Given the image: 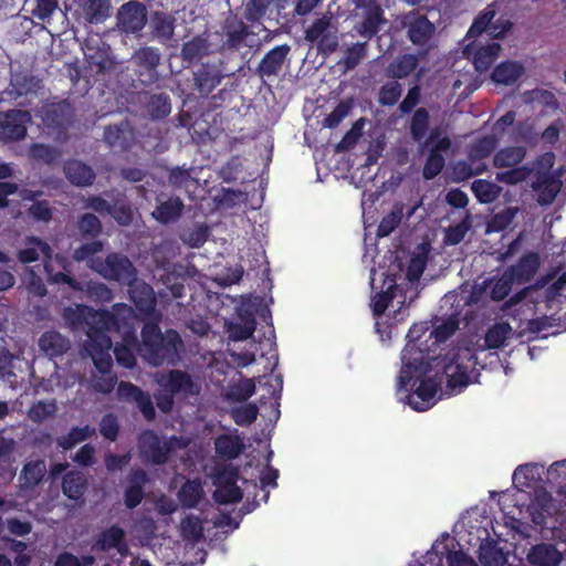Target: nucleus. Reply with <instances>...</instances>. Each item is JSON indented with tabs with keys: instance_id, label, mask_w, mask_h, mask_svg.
Wrapping results in <instances>:
<instances>
[{
	"instance_id": "nucleus-1",
	"label": "nucleus",
	"mask_w": 566,
	"mask_h": 566,
	"mask_svg": "<svg viewBox=\"0 0 566 566\" xmlns=\"http://www.w3.org/2000/svg\"><path fill=\"white\" fill-rule=\"evenodd\" d=\"M432 358L427 349L408 344L401 352V369L398 376L399 390L408 386H418L407 395L408 405L416 411H426L436 402V395L441 386V378L428 376L432 369Z\"/></svg>"
},
{
	"instance_id": "nucleus-2",
	"label": "nucleus",
	"mask_w": 566,
	"mask_h": 566,
	"mask_svg": "<svg viewBox=\"0 0 566 566\" xmlns=\"http://www.w3.org/2000/svg\"><path fill=\"white\" fill-rule=\"evenodd\" d=\"M63 318L73 329H86L87 339L85 350L95 347L108 348L113 346L108 335L111 331H118L120 327L117 314L106 310H94L87 305L66 307Z\"/></svg>"
},
{
	"instance_id": "nucleus-3",
	"label": "nucleus",
	"mask_w": 566,
	"mask_h": 566,
	"mask_svg": "<svg viewBox=\"0 0 566 566\" xmlns=\"http://www.w3.org/2000/svg\"><path fill=\"white\" fill-rule=\"evenodd\" d=\"M140 336L138 353L148 364L156 367L178 364L184 343L177 331L161 333L158 323L150 321L144 324Z\"/></svg>"
},
{
	"instance_id": "nucleus-4",
	"label": "nucleus",
	"mask_w": 566,
	"mask_h": 566,
	"mask_svg": "<svg viewBox=\"0 0 566 566\" xmlns=\"http://www.w3.org/2000/svg\"><path fill=\"white\" fill-rule=\"evenodd\" d=\"M24 248L20 249L17 253V259L23 264L35 262L43 256V266L49 283L57 285H67L73 291H83L81 283L74 277L64 272H54L52 265L53 249L51 245L35 235H29L24 240Z\"/></svg>"
},
{
	"instance_id": "nucleus-5",
	"label": "nucleus",
	"mask_w": 566,
	"mask_h": 566,
	"mask_svg": "<svg viewBox=\"0 0 566 566\" xmlns=\"http://www.w3.org/2000/svg\"><path fill=\"white\" fill-rule=\"evenodd\" d=\"M449 361L443 365L447 389L451 395L462 391L470 384V371L476 364L475 355L469 348L450 352Z\"/></svg>"
},
{
	"instance_id": "nucleus-6",
	"label": "nucleus",
	"mask_w": 566,
	"mask_h": 566,
	"mask_svg": "<svg viewBox=\"0 0 566 566\" xmlns=\"http://www.w3.org/2000/svg\"><path fill=\"white\" fill-rule=\"evenodd\" d=\"M402 25L406 29L407 39L417 46L419 55L426 56L431 50L437 48V28L427 15L418 10H412L403 17Z\"/></svg>"
},
{
	"instance_id": "nucleus-7",
	"label": "nucleus",
	"mask_w": 566,
	"mask_h": 566,
	"mask_svg": "<svg viewBox=\"0 0 566 566\" xmlns=\"http://www.w3.org/2000/svg\"><path fill=\"white\" fill-rule=\"evenodd\" d=\"M92 270L104 279L128 284L135 281L136 269L126 255L112 252L102 261H95Z\"/></svg>"
},
{
	"instance_id": "nucleus-8",
	"label": "nucleus",
	"mask_w": 566,
	"mask_h": 566,
	"mask_svg": "<svg viewBox=\"0 0 566 566\" xmlns=\"http://www.w3.org/2000/svg\"><path fill=\"white\" fill-rule=\"evenodd\" d=\"M32 122L29 111L9 109L0 113V144L10 145L23 140Z\"/></svg>"
},
{
	"instance_id": "nucleus-9",
	"label": "nucleus",
	"mask_w": 566,
	"mask_h": 566,
	"mask_svg": "<svg viewBox=\"0 0 566 566\" xmlns=\"http://www.w3.org/2000/svg\"><path fill=\"white\" fill-rule=\"evenodd\" d=\"M160 59L161 54L157 48L140 46L135 50L132 63L135 66L137 78L143 85L148 86L158 82Z\"/></svg>"
},
{
	"instance_id": "nucleus-10",
	"label": "nucleus",
	"mask_w": 566,
	"mask_h": 566,
	"mask_svg": "<svg viewBox=\"0 0 566 566\" xmlns=\"http://www.w3.org/2000/svg\"><path fill=\"white\" fill-rule=\"evenodd\" d=\"M332 22L331 13L323 14L305 30V40L312 43L317 42L318 50L325 54L335 52L338 46L336 28Z\"/></svg>"
},
{
	"instance_id": "nucleus-11",
	"label": "nucleus",
	"mask_w": 566,
	"mask_h": 566,
	"mask_svg": "<svg viewBox=\"0 0 566 566\" xmlns=\"http://www.w3.org/2000/svg\"><path fill=\"white\" fill-rule=\"evenodd\" d=\"M111 349L112 347L103 348L98 346L86 352L101 374L93 382L94 390L101 394L112 392L117 384V376L112 373L113 359L109 354Z\"/></svg>"
},
{
	"instance_id": "nucleus-12",
	"label": "nucleus",
	"mask_w": 566,
	"mask_h": 566,
	"mask_svg": "<svg viewBox=\"0 0 566 566\" xmlns=\"http://www.w3.org/2000/svg\"><path fill=\"white\" fill-rule=\"evenodd\" d=\"M175 437L169 441H161L159 436L150 430H144L138 437V446L142 455L151 464L161 465L168 461L174 451Z\"/></svg>"
},
{
	"instance_id": "nucleus-13",
	"label": "nucleus",
	"mask_w": 566,
	"mask_h": 566,
	"mask_svg": "<svg viewBox=\"0 0 566 566\" xmlns=\"http://www.w3.org/2000/svg\"><path fill=\"white\" fill-rule=\"evenodd\" d=\"M117 28L126 34H136L147 22L146 6L137 0L125 2L116 15Z\"/></svg>"
},
{
	"instance_id": "nucleus-14",
	"label": "nucleus",
	"mask_w": 566,
	"mask_h": 566,
	"mask_svg": "<svg viewBox=\"0 0 566 566\" xmlns=\"http://www.w3.org/2000/svg\"><path fill=\"white\" fill-rule=\"evenodd\" d=\"M386 23L387 19L382 8L378 3H374L364 9L360 19L353 27V32L368 42L380 32Z\"/></svg>"
},
{
	"instance_id": "nucleus-15",
	"label": "nucleus",
	"mask_w": 566,
	"mask_h": 566,
	"mask_svg": "<svg viewBox=\"0 0 566 566\" xmlns=\"http://www.w3.org/2000/svg\"><path fill=\"white\" fill-rule=\"evenodd\" d=\"M117 397L119 400L126 402H135L147 421L155 419L156 410L150 395L137 385L129 381H120L117 385Z\"/></svg>"
},
{
	"instance_id": "nucleus-16",
	"label": "nucleus",
	"mask_w": 566,
	"mask_h": 566,
	"mask_svg": "<svg viewBox=\"0 0 566 566\" xmlns=\"http://www.w3.org/2000/svg\"><path fill=\"white\" fill-rule=\"evenodd\" d=\"M222 49L226 51H239L245 39L252 34L250 28L237 14L230 13L222 23Z\"/></svg>"
},
{
	"instance_id": "nucleus-17",
	"label": "nucleus",
	"mask_w": 566,
	"mask_h": 566,
	"mask_svg": "<svg viewBox=\"0 0 566 566\" xmlns=\"http://www.w3.org/2000/svg\"><path fill=\"white\" fill-rule=\"evenodd\" d=\"M115 549L122 556L128 553L126 533L119 525H111L101 531L92 544V551L106 553Z\"/></svg>"
},
{
	"instance_id": "nucleus-18",
	"label": "nucleus",
	"mask_w": 566,
	"mask_h": 566,
	"mask_svg": "<svg viewBox=\"0 0 566 566\" xmlns=\"http://www.w3.org/2000/svg\"><path fill=\"white\" fill-rule=\"evenodd\" d=\"M495 17V10L492 6H488L479 15L474 19L472 25L470 27L467 36L475 38L481 35L484 31H488L489 35L493 39H500L505 35V33L511 28V22L505 21L502 25L491 24L492 20Z\"/></svg>"
},
{
	"instance_id": "nucleus-19",
	"label": "nucleus",
	"mask_w": 566,
	"mask_h": 566,
	"mask_svg": "<svg viewBox=\"0 0 566 566\" xmlns=\"http://www.w3.org/2000/svg\"><path fill=\"white\" fill-rule=\"evenodd\" d=\"M500 51L501 45L497 42H490L485 45H478L473 42L468 44L463 52L468 59L472 60L474 69L483 73L493 65Z\"/></svg>"
},
{
	"instance_id": "nucleus-20",
	"label": "nucleus",
	"mask_w": 566,
	"mask_h": 566,
	"mask_svg": "<svg viewBox=\"0 0 566 566\" xmlns=\"http://www.w3.org/2000/svg\"><path fill=\"white\" fill-rule=\"evenodd\" d=\"M291 51L289 44L276 45L264 54L259 65L255 69V73L261 78H271L277 76L283 69V65Z\"/></svg>"
},
{
	"instance_id": "nucleus-21",
	"label": "nucleus",
	"mask_w": 566,
	"mask_h": 566,
	"mask_svg": "<svg viewBox=\"0 0 566 566\" xmlns=\"http://www.w3.org/2000/svg\"><path fill=\"white\" fill-rule=\"evenodd\" d=\"M221 64L203 63L195 72V87L201 96H208L224 78Z\"/></svg>"
},
{
	"instance_id": "nucleus-22",
	"label": "nucleus",
	"mask_w": 566,
	"mask_h": 566,
	"mask_svg": "<svg viewBox=\"0 0 566 566\" xmlns=\"http://www.w3.org/2000/svg\"><path fill=\"white\" fill-rule=\"evenodd\" d=\"M532 189L537 192L539 206L552 205L562 189V181L558 176L552 172L539 171L532 182Z\"/></svg>"
},
{
	"instance_id": "nucleus-23",
	"label": "nucleus",
	"mask_w": 566,
	"mask_h": 566,
	"mask_svg": "<svg viewBox=\"0 0 566 566\" xmlns=\"http://www.w3.org/2000/svg\"><path fill=\"white\" fill-rule=\"evenodd\" d=\"M129 285V298L136 306V308L144 315L151 316L156 310V296L154 289L151 285L138 281L135 277V281L128 283Z\"/></svg>"
},
{
	"instance_id": "nucleus-24",
	"label": "nucleus",
	"mask_w": 566,
	"mask_h": 566,
	"mask_svg": "<svg viewBox=\"0 0 566 566\" xmlns=\"http://www.w3.org/2000/svg\"><path fill=\"white\" fill-rule=\"evenodd\" d=\"M539 254L532 251L523 254L516 264L509 266L505 271L506 274L511 277V281H515V283L518 284H524L528 283L534 277L539 269Z\"/></svg>"
},
{
	"instance_id": "nucleus-25",
	"label": "nucleus",
	"mask_w": 566,
	"mask_h": 566,
	"mask_svg": "<svg viewBox=\"0 0 566 566\" xmlns=\"http://www.w3.org/2000/svg\"><path fill=\"white\" fill-rule=\"evenodd\" d=\"M148 474L143 469L130 470L127 476V486L124 490V504L127 509L137 507L145 497L144 488L148 482Z\"/></svg>"
},
{
	"instance_id": "nucleus-26",
	"label": "nucleus",
	"mask_w": 566,
	"mask_h": 566,
	"mask_svg": "<svg viewBox=\"0 0 566 566\" xmlns=\"http://www.w3.org/2000/svg\"><path fill=\"white\" fill-rule=\"evenodd\" d=\"M134 132L128 122L108 125L104 129V140L115 151L128 150L134 142Z\"/></svg>"
},
{
	"instance_id": "nucleus-27",
	"label": "nucleus",
	"mask_w": 566,
	"mask_h": 566,
	"mask_svg": "<svg viewBox=\"0 0 566 566\" xmlns=\"http://www.w3.org/2000/svg\"><path fill=\"white\" fill-rule=\"evenodd\" d=\"M176 29V19L172 14L164 11H154L149 20L151 39L161 44L172 40Z\"/></svg>"
},
{
	"instance_id": "nucleus-28",
	"label": "nucleus",
	"mask_w": 566,
	"mask_h": 566,
	"mask_svg": "<svg viewBox=\"0 0 566 566\" xmlns=\"http://www.w3.org/2000/svg\"><path fill=\"white\" fill-rule=\"evenodd\" d=\"M525 73L523 63L513 60H506L499 63L491 74L495 84L510 86L515 84Z\"/></svg>"
},
{
	"instance_id": "nucleus-29",
	"label": "nucleus",
	"mask_w": 566,
	"mask_h": 566,
	"mask_svg": "<svg viewBox=\"0 0 566 566\" xmlns=\"http://www.w3.org/2000/svg\"><path fill=\"white\" fill-rule=\"evenodd\" d=\"M159 384L171 395L192 394L195 386L190 375L179 369H174L168 371L167 375H163Z\"/></svg>"
},
{
	"instance_id": "nucleus-30",
	"label": "nucleus",
	"mask_w": 566,
	"mask_h": 566,
	"mask_svg": "<svg viewBox=\"0 0 566 566\" xmlns=\"http://www.w3.org/2000/svg\"><path fill=\"white\" fill-rule=\"evenodd\" d=\"M527 559L532 565L558 566L563 554L553 544L541 543L531 548Z\"/></svg>"
},
{
	"instance_id": "nucleus-31",
	"label": "nucleus",
	"mask_w": 566,
	"mask_h": 566,
	"mask_svg": "<svg viewBox=\"0 0 566 566\" xmlns=\"http://www.w3.org/2000/svg\"><path fill=\"white\" fill-rule=\"evenodd\" d=\"M214 449L222 459L234 460L244 451L245 444L238 434L222 433L216 438Z\"/></svg>"
},
{
	"instance_id": "nucleus-32",
	"label": "nucleus",
	"mask_w": 566,
	"mask_h": 566,
	"mask_svg": "<svg viewBox=\"0 0 566 566\" xmlns=\"http://www.w3.org/2000/svg\"><path fill=\"white\" fill-rule=\"evenodd\" d=\"M39 346L46 356L54 358L65 354L70 349L71 344L70 339L59 332L49 331L41 335Z\"/></svg>"
},
{
	"instance_id": "nucleus-33",
	"label": "nucleus",
	"mask_w": 566,
	"mask_h": 566,
	"mask_svg": "<svg viewBox=\"0 0 566 566\" xmlns=\"http://www.w3.org/2000/svg\"><path fill=\"white\" fill-rule=\"evenodd\" d=\"M87 490V480L80 471H70L62 479V491L65 496L75 502H83Z\"/></svg>"
},
{
	"instance_id": "nucleus-34",
	"label": "nucleus",
	"mask_w": 566,
	"mask_h": 566,
	"mask_svg": "<svg viewBox=\"0 0 566 566\" xmlns=\"http://www.w3.org/2000/svg\"><path fill=\"white\" fill-rule=\"evenodd\" d=\"M64 172L71 184L80 187L90 186L95 179L94 170L80 160H69L64 165Z\"/></svg>"
},
{
	"instance_id": "nucleus-35",
	"label": "nucleus",
	"mask_w": 566,
	"mask_h": 566,
	"mask_svg": "<svg viewBox=\"0 0 566 566\" xmlns=\"http://www.w3.org/2000/svg\"><path fill=\"white\" fill-rule=\"evenodd\" d=\"M144 106L151 119H164L171 112V102L167 93L145 94Z\"/></svg>"
},
{
	"instance_id": "nucleus-36",
	"label": "nucleus",
	"mask_w": 566,
	"mask_h": 566,
	"mask_svg": "<svg viewBox=\"0 0 566 566\" xmlns=\"http://www.w3.org/2000/svg\"><path fill=\"white\" fill-rule=\"evenodd\" d=\"M184 202L179 197H170L160 202L153 212V217L163 224H168L180 218L184 210Z\"/></svg>"
},
{
	"instance_id": "nucleus-37",
	"label": "nucleus",
	"mask_w": 566,
	"mask_h": 566,
	"mask_svg": "<svg viewBox=\"0 0 566 566\" xmlns=\"http://www.w3.org/2000/svg\"><path fill=\"white\" fill-rule=\"evenodd\" d=\"M419 59L416 54H402L396 61L389 63L386 74L392 80H401L409 76L418 67Z\"/></svg>"
},
{
	"instance_id": "nucleus-38",
	"label": "nucleus",
	"mask_w": 566,
	"mask_h": 566,
	"mask_svg": "<svg viewBox=\"0 0 566 566\" xmlns=\"http://www.w3.org/2000/svg\"><path fill=\"white\" fill-rule=\"evenodd\" d=\"M203 494L200 479L187 480L178 491V500L182 507L193 509L200 503Z\"/></svg>"
},
{
	"instance_id": "nucleus-39",
	"label": "nucleus",
	"mask_w": 566,
	"mask_h": 566,
	"mask_svg": "<svg viewBox=\"0 0 566 566\" xmlns=\"http://www.w3.org/2000/svg\"><path fill=\"white\" fill-rule=\"evenodd\" d=\"M526 156L524 146H507L497 150L493 156V165L496 168L518 166Z\"/></svg>"
},
{
	"instance_id": "nucleus-40",
	"label": "nucleus",
	"mask_w": 566,
	"mask_h": 566,
	"mask_svg": "<svg viewBox=\"0 0 566 566\" xmlns=\"http://www.w3.org/2000/svg\"><path fill=\"white\" fill-rule=\"evenodd\" d=\"M45 473L46 465L44 460H32L23 465L20 480L25 489H33L41 483Z\"/></svg>"
},
{
	"instance_id": "nucleus-41",
	"label": "nucleus",
	"mask_w": 566,
	"mask_h": 566,
	"mask_svg": "<svg viewBox=\"0 0 566 566\" xmlns=\"http://www.w3.org/2000/svg\"><path fill=\"white\" fill-rule=\"evenodd\" d=\"M208 51V39L203 35H196L182 44L181 57L188 63H195L201 60Z\"/></svg>"
},
{
	"instance_id": "nucleus-42",
	"label": "nucleus",
	"mask_w": 566,
	"mask_h": 566,
	"mask_svg": "<svg viewBox=\"0 0 566 566\" xmlns=\"http://www.w3.org/2000/svg\"><path fill=\"white\" fill-rule=\"evenodd\" d=\"M479 560L482 566H504L506 558L495 541H484L480 545Z\"/></svg>"
},
{
	"instance_id": "nucleus-43",
	"label": "nucleus",
	"mask_w": 566,
	"mask_h": 566,
	"mask_svg": "<svg viewBox=\"0 0 566 566\" xmlns=\"http://www.w3.org/2000/svg\"><path fill=\"white\" fill-rule=\"evenodd\" d=\"M95 428L86 424L84 427H73L67 434L56 439V444L63 450H71L77 443H81L95 434Z\"/></svg>"
},
{
	"instance_id": "nucleus-44",
	"label": "nucleus",
	"mask_w": 566,
	"mask_h": 566,
	"mask_svg": "<svg viewBox=\"0 0 566 566\" xmlns=\"http://www.w3.org/2000/svg\"><path fill=\"white\" fill-rule=\"evenodd\" d=\"M90 242L81 244L73 251L72 258L76 262H86L88 268L92 269L95 261H102L101 258L95 256L104 249V243L101 240L90 239Z\"/></svg>"
},
{
	"instance_id": "nucleus-45",
	"label": "nucleus",
	"mask_w": 566,
	"mask_h": 566,
	"mask_svg": "<svg viewBox=\"0 0 566 566\" xmlns=\"http://www.w3.org/2000/svg\"><path fill=\"white\" fill-rule=\"evenodd\" d=\"M497 146V138L494 135H486L476 139L469 149L468 158L473 164L491 156Z\"/></svg>"
},
{
	"instance_id": "nucleus-46",
	"label": "nucleus",
	"mask_w": 566,
	"mask_h": 566,
	"mask_svg": "<svg viewBox=\"0 0 566 566\" xmlns=\"http://www.w3.org/2000/svg\"><path fill=\"white\" fill-rule=\"evenodd\" d=\"M471 190L481 203L495 201L502 192V188L499 185L485 179L474 180L471 185Z\"/></svg>"
},
{
	"instance_id": "nucleus-47",
	"label": "nucleus",
	"mask_w": 566,
	"mask_h": 566,
	"mask_svg": "<svg viewBox=\"0 0 566 566\" xmlns=\"http://www.w3.org/2000/svg\"><path fill=\"white\" fill-rule=\"evenodd\" d=\"M512 328L509 323H495L485 333L484 348L497 349L505 344Z\"/></svg>"
},
{
	"instance_id": "nucleus-48",
	"label": "nucleus",
	"mask_w": 566,
	"mask_h": 566,
	"mask_svg": "<svg viewBox=\"0 0 566 566\" xmlns=\"http://www.w3.org/2000/svg\"><path fill=\"white\" fill-rule=\"evenodd\" d=\"M368 51V42H357L348 46L345 52L344 56L339 61V64L344 66L346 71H352L356 69L359 63L367 56Z\"/></svg>"
},
{
	"instance_id": "nucleus-49",
	"label": "nucleus",
	"mask_w": 566,
	"mask_h": 566,
	"mask_svg": "<svg viewBox=\"0 0 566 566\" xmlns=\"http://www.w3.org/2000/svg\"><path fill=\"white\" fill-rule=\"evenodd\" d=\"M57 405L55 399L49 401L38 400L29 408L27 416L34 423H41L55 416Z\"/></svg>"
},
{
	"instance_id": "nucleus-50",
	"label": "nucleus",
	"mask_w": 566,
	"mask_h": 566,
	"mask_svg": "<svg viewBox=\"0 0 566 566\" xmlns=\"http://www.w3.org/2000/svg\"><path fill=\"white\" fill-rule=\"evenodd\" d=\"M430 114L427 108L419 107L413 112L410 119V134L413 140L421 142L429 129Z\"/></svg>"
},
{
	"instance_id": "nucleus-51",
	"label": "nucleus",
	"mask_w": 566,
	"mask_h": 566,
	"mask_svg": "<svg viewBox=\"0 0 566 566\" xmlns=\"http://www.w3.org/2000/svg\"><path fill=\"white\" fill-rule=\"evenodd\" d=\"M76 228L83 239H95L102 233V222L94 213L82 214L76 223Z\"/></svg>"
},
{
	"instance_id": "nucleus-52",
	"label": "nucleus",
	"mask_w": 566,
	"mask_h": 566,
	"mask_svg": "<svg viewBox=\"0 0 566 566\" xmlns=\"http://www.w3.org/2000/svg\"><path fill=\"white\" fill-rule=\"evenodd\" d=\"M109 8V0H86L83 4L86 19L91 23L103 22L108 17Z\"/></svg>"
},
{
	"instance_id": "nucleus-53",
	"label": "nucleus",
	"mask_w": 566,
	"mask_h": 566,
	"mask_svg": "<svg viewBox=\"0 0 566 566\" xmlns=\"http://www.w3.org/2000/svg\"><path fill=\"white\" fill-rule=\"evenodd\" d=\"M510 169L496 172L495 179L506 185H517L525 181L534 171L526 165L509 167Z\"/></svg>"
},
{
	"instance_id": "nucleus-54",
	"label": "nucleus",
	"mask_w": 566,
	"mask_h": 566,
	"mask_svg": "<svg viewBox=\"0 0 566 566\" xmlns=\"http://www.w3.org/2000/svg\"><path fill=\"white\" fill-rule=\"evenodd\" d=\"M40 117L48 128L57 129L64 125V112L61 104L52 103L43 106Z\"/></svg>"
},
{
	"instance_id": "nucleus-55",
	"label": "nucleus",
	"mask_w": 566,
	"mask_h": 566,
	"mask_svg": "<svg viewBox=\"0 0 566 566\" xmlns=\"http://www.w3.org/2000/svg\"><path fill=\"white\" fill-rule=\"evenodd\" d=\"M402 206L395 205L389 213H387L377 227V237H388L401 222Z\"/></svg>"
},
{
	"instance_id": "nucleus-56",
	"label": "nucleus",
	"mask_w": 566,
	"mask_h": 566,
	"mask_svg": "<svg viewBox=\"0 0 566 566\" xmlns=\"http://www.w3.org/2000/svg\"><path fill=\"white\" fill-rule=\"evenodd\" d=\"M402 94V86L397 81L386 82L380 88L378 93V103L381 106H394L397 104Z\"/></svg>"
},
{
	"instance_id": "nucleus-57",
	"label": "nucleus",
	"mask_w": 566,
	"mask_h": 566,
	"mask_svg": "<svg viewBox=\"0 0 566 566\" xmlns=\"http://www.w3.org/2000/svg\"><path fill=\"white\" fill-rule=\"evenodd\" d=\"M243 492L237 484L216 485L213 499L218 504H234L242 500Z\"/></svg>"
},
{
	"instance_id": "nucleus-58",
	"label": "nucleus",
	"mask_w": 566,
	"mask_h": 566,
	"mask_svg": "<svg viewBox=\"0 0 566 566\" xmlns=\"http://www.w3.org/2000/svg\"><path fill=\"white\" fill-rule=\"evenodd\" d=\"M180 527L185 539L198 542L203 536V527L198 516L187 515L181 520Z\"/></svg>"
},
{
	"instance_id": "nucleus-59",
	"label": "nucleus",
	"mask_w": 566,
	"mask_h": 566,
	"mask_svg": "<svg viewBox=\"0 0 566 566\" xmlns=\"http://www.w3.org/2000/svg\"><path fill=\"white\" fill-rule=\"evenodd\" d=\"M209 237V228L207 224H196L192 229L184 231L180 235L184 243L190 248H200L206 243Z\"/></svg>"
},
{
	"instance_id": "nucleus-60",
	"label": "nucleus",
	"mask_w": 566,
	"mask_h": 566,
	"mask_svg": "<svg viewBox=\"0 0 566 566\" xmlns=\"http://www.w3.org/2000/svg\"><path fill=\"white\" fill-rule=\"evenodd\" d=\"M515 218V210L506 208L495 213L488 222L486 232H501L507 229Z\"/></svg>"
},
{
	"instance_id": "nucleus-61",
	"label": "nucleus",
	"mask_w": 566,
	"mask_h": 566,
	"mask_svg": "<svg viewBox=\"0 0 566 566\" xmlns=\"http://www.w3.org/2000/svg\"><path fill=\"white\" fill-rule=\"evenodd\" d=\"M108 214L122 226H128L133 221L132 208L125 199H115Z\"/></svg>"
},
{
	"instance_id": "nucleus-62",
	"label": "nucleus",
	"mask_w": 566,
	"mask_h": 566,
	"mask_svg": "<svg viewBox=\"0 0 566 566\" xmlns=\"http://www.w3.org/2000/svg\"><path fill=\"white\" fill-rule=\"evenodd\" d=\"M259 409L255 403H247L232 409L231 417L238 426H249L258 418Z\"/></svg>"
},
{
	"instance_id": "nucleus-63",
	"label": "nucleus",
	"mask_w": 566,
	"mask_h": 566,
	"mask_svg": "<svg viewBox=\"0 0 566 566\" xmlns=\"http://www.w3.org/2000/svg\"><path fill=\"white\" fill-rule=\"evenodd\" d=\"M444 167V157L442 154H436L434 151H429L428 157L426 159L422 176L427 180H431L436 178Z\"/></svg>"
},
{
	"instance_id": "nucleus-64",
	"label": "nucleus",
	"mask_w": 566,
	"mask_h": 566,
	"mask_svg": "<svg viewBox=\"0 0 566 566\" xmlns=\"http://www.w3.org/2000/svg\"><path fill=\"white\" fill-rule=\"evenodd\" d=\"M35 7L32 9L31 13L34 18L49 22L52 15L59 10V1L57 0H34Z\"/></svg>"
}]
</instances>
